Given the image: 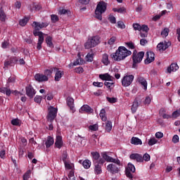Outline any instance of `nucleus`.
Listing matches in <instances>:
<instances>
[{
  "label": "nucleus",
  "instance_id": "obj_58",
  "mask_svg": "<svg viewBox=\"0 0 180 180\" xmlns=\"http://www.w3.org/2000/svg\"><path fill=\"white\" fill-rule=\"evenodd\" d=\"M133 27L134 30H139V32H141V25L139 23H134L133 24Z\"/></svg>",
  "mask_w": 180,
  "mask_h": 180
},
{
  "label": "nucleus",
  "instance_id": "obj_37",
  "mask_svg": "<svg viewBox=\"0 0 180 180\" xmlns=\"http://www.w3.org/2000/svg\"><path fill=\"white\" fill-rule=\"evenodd\" d=\"M40 9H41V6L39 4H32L30 8V12H33V11H40Z\"/></svg>",
  "mask_w": 180,
  "mask_h": 180
},
{
  "label": "nucleus",
  "instance_id": "obj_7",
  "mask_svg": "<svg viewBox=\"0 0 180 180\" xmlns=\"http://www.w3.org/2000/svg\"><path fill=\"white\" fill-rule=\"evenodd\" d=\"M50 25V22H37L34 21L32 23V27H34L33 32H40L41 29H44V27H47Z\"/></svg>",
  "mask_w": 180,
  "mask_h": 180
},
{
  "label": "nucleus",
  "instance_id": "obj_61",
  "mask_svg": "<svg viewBox=\"0 0 180 180\" xmlns=\"http://www.w3.org/2000/svg\"><path fill=\"white\" fill-rule=\"evenodd\" d=\"M125 175L127 176V178H129V179H133V174H131V172L129 170H125Z\"/></svg>",
  "mask_w": 180,
  "mask_h": 180
},
{
  "label": "nucleus",
  "instance_id": "obj_48",
  "mask_svg": "<svg viewBox=\"0 0 180 180\" xmlns=\"http://www.w3.org/2000/svg\"><path fill=\"white\" fill-rule=\"evenodd\" d=\"M180 116V109L176 110V111L173 112L172 114V117L174 119H176V117H179Z\"/></svg>",
  "mask_w": 180,
  "mask_h": 180
},
{
  "label": "nucleus",
  "instance_id": "obj_30",
  "mask_svg": "<svg viewBox=\"0 0 180 180\" xmlns=\"http://www.w3.org/2000/svg\"><path fill=\"white\" fill-rule=\"evenodd\" d=\"M0 92H1V94H6L7 96H11V94H12L11 89H8V87L0 88Z\"/></svg>",
  "mask_w": 180,
  "mask_h": 180
},
{
  "label": "nucleus",
  "instance_id": "obj_39",
  "mask_svg": "<svg viewBox=\"0 0 180 180\" xmlns=\"http://www.w3.org/2000/svg\"><path fill=\"white\" fill-rule=\"evenodd\" d=\"M127 171H130L131 172H136V167L134 165L131 163H128L127 168L126 169Z\"/></svg>",
  "mask_w": 180,
  "mask_h": 180
},
{
  "label": "nucleus",
  "instance_id": "obj_60",
  "mask_svg": "<svg viewBox=\"0 0 180 180\" xmlns=\"http://www.w3.org/2000/svg\"><path fill=\"white\" fill-rule=\"evenodd\" d=\"M115 41H116V37H112L109 40L108 44H110V46H112V44H115Z\"/></svg>",
  "mask_w": 180,
  "mask_h": 180
},
{
  "label": "nucleus",
  "instance_id": "obj_36",
  "mask_svg": "<svg viewBox=\"0 0 180 180\" xmlns=\"http://www.w3.org/2000/svg\"><path fill=\"white\" fill-rule=\"evenodd\" d=\"M105 129L108 133H110V131H112V121H107L105 122Z\"/></svg>",
  "mask_w": 180,
  "mask_h": 180
},
{
  "label": "nucleus",
  "instance_id": "obj_38",
  "mask_svg": "<svg viewBox=\"0 0 180 180\" xmlns=\"http://www.w3.org/2000/svg\"><path fill=\"white\" fill-rule=\"evenodd\" d=\"M11 124H13V126H18L20 127L22 124V121L18 118L13 119L11 120Z\"/></svg>",
  "mask_w": 180,
  "mask_h": 180
},
{
  "label": "nucleus",
  "instance_id": "obj_19",
  "mask_svg": "<svg viewBox=\"0 0 180 180\" xmlns=\"http://www.w3.org/2000/svg\"><path fill=\"white\" fill-rule=\"evenodd\" d=\"M137 81L143 86L144 91H147V80L143 76H139Z\"/></svg>",
  "mask_w": 180,
  "mask_h": 180
},
{
  "label": "nucleus",
  "instance_id": "obj_16",
  "mask_svg": "<svg viewBox=\"0 0 180 180\" xmlns=\"http://www.w3.org/2000/svg\"><path fill=\"white\" fill-rule=\"evenodd\" d=\"M84 112H85V113H94V109L88 105H84L79 109V112L84 113Z\"/></svg>",
  "mask_w": 180,
  "mask_h": 180
},
{
  "label": "nucleus",
  "instance_id": "obj_47",
  "mask_svg": "<svg viewBox=\"0 0 180 180\" xmlns=\"http://www.w3.org/2000/svg\"><path fill=\"white\" fill-rule=\"evenodd\" d=\"M62 160L63 162H67L68 161H70V159H68V154L67 152H64L62 155Z\"/></svg>",
  "mask_w": 180,
  "mask_h": 180
},
{
  "label": "nucleus",
  "instance_id": "obj_23",
  "mask_svg": "<svg viewBox=\"0 0 180 180\" xmlns=\"http://www.w3.org/2000/svg\"><path fill=\"white\" fill-rule=\"evenodd\" d=\"M79 164H82L84 168H85V169H89V168H91V160H85L84 161L82 160H79Z\"/></svg>",
  "mask_w": 180,
  "mask_h": 180
},
{
  "label": "nucleus",
  "instance_id": "obj_5",
  "mask_svg": "<svg viewBox=\"0 0 180 180\" xmlns=\"http://www.w3.org/2000/svg\"><path fill=\"white\" fill-rule=\"evenodd\" d=\"M49 112L46 116L47 121L49 122L50 123H53L54 122V119L57 117V112L58 110L57 108L50 106L48 109Z\"/></svg>",
  "mask_w": 180,
  "mask_h": 180
},
{
  "label": "nucleus",
  "instance_id": "obj_15",
  "mask_svg": "<svg viewBox=\"0 0 180 180\" xmlns=\"http://www.w3.org/2000/svg\"><path fill=\"white\" fill-rule=\"evenodd\" d=\"M129 158L130 160H134L136 162H143V155L139 153H131Z\"/></svg>",
  "mask_w": 180,
  "mask_h": 180
},
{
  "label": "nucleus",
  "instance_id": "obj_27",
  "mask_svg": "<svg viewBox=\"0 0 180 180\" xmlns=\"http://www.w3.org/2000/svg\"><path fill=\"white\" fill-rule=\"evenodd\" d=\"M56 71L55 75V81H60L61 78H63V76L64 75V72L61 70H55Z\"/></svg>",
  "mask_w": 180,
  "mask_h": 180
},
{
  "label": "nucleus",
  "instance_id": "obj_9",
  "mask_svg": "<svg viewBox=\"0 0 180 180\" xmlns=\"http://www.w3.org/2000/svg\"><path fill=\"white\" fill-rule=\"evenodd\" d=\"M107 171L110 174H119L120 171V165H117L116 163H111L107 166Z\"/></svg>",
  "mask_w": 180,
  "mask_h": 180
},
{
  "label": "nucleus",
  "instance_id": "obj_57",
  "mask_svg": "<svg viewBox=\"0 0 180 180\" xmlns=\"http://www.w3.org/2000/svg\"><path fill=\"white\" fill-rule=\"evenodd\" d=\"M89 130H91L92 131H96L98 129V124H95L93 125H90L89 127Z\"/></svg>",
  "mask_w": 180,
  "mask_h": 180
},
{
  "label": "nucleus",
  "instance_id": "obj_22",
  "mask_svg": "<svg viewBox=\"0 0 180 180\" xmlns=\"http://www.w3.org/2000/svg\"><path fill=\"white\" fill-rule=\"evenodd\" d=\"M139 102V98L134 99L132 106H131V108L132 113H136V112H137V109L139 108V106L140 105V103Z\"/></svg>",
  "mask_w": 180,
  "mask_h": 180
},
{
  "label": "nucleus",
  "instance_id": "obj_29",
  "mask_svg": "<svg viewBox=\"0 0 180 180\" xmlns=\"http://www.w3.org/2000/svg\"><path fill=\"white\" fill-rule=\"evenodd\" d=\"M91 155L93 158V163L99 162V158L101 155L98 152H91Z\"/></svg>",
  "mask_w": 180,
  "mask_h": 180
},
{
  "label": "nucleus",
  "instance_id": "obj_59",
  "mask_svg": "<svg viewBox=\"0 0 180 180\" xmlns=\"http://www.w3.org/2000/svg\"><path fill=\"white\" fill-rule=\"evenodd\" d=\"M141 30L142 32L148 33V30H150V29L148 28V26H147L146 25H143L142 26H141Z\"/></svg>",
  "mask_w": 180,
  "mask_h": 180
},
{
  "label": "nucleus",
  "instance_id": "obj_49",
  "mask_svg": "<svg viewBox=\"0 0 180 180\" xmlns=\"http://www.w3.org/2000/svg\"><path fill=\"white\" fill-rule=\"evenodd\" d=\"M157 141H158L155 138H150L148 142V146H154V144H157Z\"/></svg>",
  "mask_w": 180,
  "mask_h": 180
},
{
  "label": "nucleus",
  "instance_id": "obj_28",
  "mask_svg": "<svg viewBox=\"0 0 180 180\" xmlns=\"http://www.w3.org/2000/svg\"><path fill=\"white\" fill-rule=\"evenodd\" d=\"M66 103L70 108V110H74V98L71 97H68L66 100Z\"/></svg>",
  "mask_w": 180,
  "mask_h": 180
},
{
  "label": "nucleus",
  "instance_id": "obj_45",
  "mask_svg": "<svg viewBox=\"0 0 180 180\" xmlns=\"http://www.w3.org/2000/svg\"><path fill=\"white\" fill-rule=\"evenodd\" d=\"M70 13H71L70 10H66L64 8L59 10V12H58L59 15H70Z\"/></svg>",
  "mask_w": 180,
  "mask_h": 180
},
{
  "label": "nucleus",
  "instance_id": "obj_17",
  "mask_svg": "<svg viewBox=\"0 0 180 180\" xmlns=\"http://www.w3.org/2000/svg\"><path fill=\"white\" fill-rule=\"evenodd\" d=\"M34 78L36 81H38V82H44L46 81H49V77L45 75L36 74Z\"/></svg>",
  "mask_w": 180,
  "mask_h": 180
},
{
  "label": "nucleus",
  "instance_id": "obj_56",
  "mask_svg": "<svg viewBox=\"0 0 180 180\" xmlns=\"http://www.w3.org/2000/svg\"><path fill=\"white\" fill-rule=\"evenodd\" d=\"M107 101L108 102H109L110 103H116V102H117V98H114V97H107Z\"/></svg>",
  "mask_w": 180,
  "mask_h": 180
},
{
  "label": "nucleus",
  "instance_id": "obj_44",
  "mask_svg": "<svg viewBox=\"0 0 180 180\" xmlns=\"http://www.w3.org/2000/svg\"><path fill=\"white\" fill-rule=\"evenodd\" d=\"M82 64H84V59L81 57H79L73 63L74 65H81Z\"/></svg>",
  "mask_w": 180,
  "mask_h": 180
},
{
  "label": "nucleus",
  "instance_id": "obj_41",
  "mask_svg": "<svg viewBox=\"0 0 180 180\" xmlns=\"http://www.w3.org/2000/svg\"><path fill=\"white\" fill-rule=\"evenodd\" d=\"M32 174V171L27 170L22 176L23 180H29L30 175Z\"/></svg>",
  "mask_w": 180,
  "mask_h": 180
},
{
  "label": "nucleus",
  "instance_id": "obj_31",
  "mask_svg": "<svg viewBox=\"0 0 180 180\" xmlns=\"http://www.w3.org/2000/svg\"><path fill=\"white\" fill-rule=\"evenodd\" d=\"M99 116L101 117V120L103 122H106V120H108V117H106V110H105V108L101 109Z\"/></svg>",
  "mask_w": 180,
  "mask_h": 180
},
{
  "label": "nucleus",
  "instance_id": "obj_4",
  "mask_svg": "<svg viewBox=\"0 0 180 180\" xmlns=\"http://www.w3.org/2000/svg\"><path fill=\"white\" fill-rule=\"evenodd\" d=\"M100 39L98 36H95L89 39L84 44V47L86 49H92V47H96L98 46L99 43H101Z\"/></svg>",
  "mask_w": 180,
  "mask_h": 180
},
{
  "label": "nucleus",
  "instance_id": "obj_12",
  "mask_svg": "<svg viewBox=\"0 0 180 180\" xmlns=\"http://www.w3.org/2000/svg\"><path fill=\"white\" fill-rule=\"evenodd\" d=\"M169 46H171V42H160L158 44L157 49L159 50V51H165V50H167Z\"/></svg>",
  "mask_w": 180,
  "mask_h": 180
},
{
  "label": "nucleus",
  "instance_id": "obj_25",
  "mask_svg": "<svg viewBox=\"0 0 180 180\" xmlns=\"http://www.w3.org/2000/svg\"><path fill=\"white\" fill-rule=\"evenodd\" d=\"M131 144H134V146H141L143 141H141V139L133 136L131 139Z\"/></svg>",
  "mask_w": 180,
  "mask_h": 180
},
{
  "label": "nucleus",
  "instance_id": "obj_1",
  "mask_svg": "<svg viewBox=\"0 0 180 180\" xmlns=\"http://www.w3.org/2000/svg\"><path fill=\"white\" fill-rule=\"evenodd\" d=\"M129 56H131V52L129 50L127 49L124 46H119L115 53L111 54V58L115 61H122Z\"/></svg>",
  "mask_w": 180,
  "mask_h": 180
},
{
  "label": "nucleus",
  "instance_id": "obj_10",
  "mask_svg": "<svg viewBox=\"0 0 180 180\" xmlns=\"http://www.w3.org/2000/svg\"><path fill=\"white\" fill-rule=\"evenodd\" d=\"M36 90L33 88V86L29 84L25 87V94L30 99H33L34 98V95H36Z\"/></svg>",
  "mask_w": 180,
  "mask_h": 180
},
{
  "label": "nucleus",
  "instance_id": "obj_35",
  "mask_svg": "<svg viewBox=\"0 0 180 180\" xmlns=\"http://www.w3.org/2000/svg\"><path fill=\"white\" fill-rule=\"evenodd\" d=\"M55 70H58V68H52L49 70H46L44 71V75H46V77H51V75L53 74V72L55 71Z\"/></svg>",
  "mask_w": 180,
  "mask_h": 180
},
{
  "label": "nucleus",
  "instance_id": "obj_32",
  "mask_svg": "<svg viewBox=\"0 0 180 180\" xmlns=\"http://www.w3.org/2000/svg\"><path fill=\"white\" fill-rule=\"evenodd\" d=\"M46 43L48 46V47H51V49H53L54 44H53V37H47L46 38Z\"/></svg>",
  "mask_w": 180,
  "mask_h": 180
},
{
  "label": "nucleus",
  "instance_id": "obj_62",
  "mask_svg": "<svg viewBox=\"0 0 180 180\" xmlns=\"http://www.w3.org/2000/svg\"><path fill=\"white\" fill-rule=\"evenodd\" d=\"M93 85L94 86H97L98 88H102V86H103V82H94Z\"/></svg>",
  "mask_w": 180,
  "mask_h": 180
},
{
  "label": "nucleus",
  "instance_id": "obj_40",
  "mask_svg": "<svg viewBox=\"0 0 180 180\" xmlns=\"http://www.w3.org/2000/svg\"><path fill=\"white\" fill-rule=\"evenodd\" d=\"M113 12H117L118 13H125L126 12V8L124 7H121L120 8H113L112 9Z\"/></svg>",
  "mask_w": 180,
  "mask_h": 180
},
{
  "label": "nucleus",
  "instance_id": "obj_52",
  "mask_svg": "<svg viewBox=\"0 0 180 180\" xmlns=\"http://www.w3.org/2000/svg\"><path fill=\"white\" fill-rule=\"evenodd\" d=\"M65 165V168L66 169H71L72 168V164H71V162H70V160H68L66 162H64Z\"/></svg>",
  "mask_w": 180,
  "mask_h": 180
},
{
  "label": "nucleus",
  "instance_id": "obj_53",
  "mask_svg": "<svg viewBox=\"0 0 180 180\" xmlns=\"http://www.w3.org/2000/svg\"><path fill=\"white\" fill-rule=\"evenodd\" d=\"M117 27H119L120 29H125L126 28V25H124V22H123V21H118L117 22Z\"/></svg>",
  "mask_w": 180,
  "mask_h": 180
},
{
  "label": "nucleus",
  "instance_id": "obj_21",
  "mask_svg": "<svg viewBox=\"0 0 180 180\" xmlns=\"http://www.w3.org/2000/svg\"><path fill=\"white\" fill-rule=\"evenodd\" d=\"M34 36L39 37L38 41L40 43H43L44 41V34L42 32H36L33 31Z\"/></svg>",
  "mask_w": 180,
  "mask_h": 180
},
{
  "label": "nucleus",
  "instance_id": "obj_3",
  "mask_svg": "<svg viewBox=\"0 0 180 180\" xmlns=\"http://www.w3.org/2000/svg\"><path fill=\"white\" fill-rule=\"evenodd\" d=\"M143 57H144L143 51L137 53V51L134 50L132 53V60H133L132 68L137 69V65L140 64V63L143 61Z\"/></svg>",
  "mask_w": 180,
  "mask_h": 180
},
{
  "label": "nucleus",
  "instance_id": "obj_14",
  "mask_svg": "<svg viewBox=\"0 0 180 180\" xmlns=\"http://www.w3.org/2000/svg\"><path fill=\"white\" fill-rule=\"evenodd\" d=\"M99 79H102V81H110L111 82L115 81V77L109 75V73L99 75Z\"/></svg>",
  "mask_w": 180,
  "mask_h": 180
},
{
  "label": "nucleus",
  "instance_id": "obj_64",
  "mask_svg": "<svg viewBox=\"0 0 180 180\" xmlns=\"http://www.w3.org/2000/svg\"><path fill=\"white\" fill-rule=\"evenodd\" d=\"M75 71L77 74H82V72H84V68L82 67L76 68Z\"/></svg>",
  "mask_w": 180,
  "mask_h": 180
},
{
  "label": "nucleus",
  "instance_id": "obj_54",
  "mask_svg": "<svg viewBox=\"0 0 180 180\" xmlns=\"http://www.w3.org/2000/svg\"><path fill=\"white\" fill-rule=\"evenodd\" d=\"M86 57L87 58V61H89V63H92V61H94V53H89Z\"/></svg>",
  "mask_w": 180,
  "mask_h": 180
},
{
  "label": "nucleus",
  "instance_id": "obj_42",
  "mask_svg": "<svg viewBox=\"0 0 180 180\" xmlns=\"http://www.w3.org/2000/svg\"><path fill=\"white\" fill-rule=\"evenodd\" d=\"M27 22H29V18H25L22 20H20L19 25H20V26H22V27L26 26V25L27 24Z\"/></svg>",
  "mask_w": 180,
  "mask_h": 180
},
{
  "label": "nucleus",
  "instance_id": "obj_33",
  "mask_svg": "<svg viewBox=\"0 0 180 180\" xmlns=\"http://www.w3.org/2000/svg\"><path fill=\"white\" fill-rule=\"evenodd\" d=\"M160 115L164 118V119H171L172 117V115L165 114V109L162 108L160 110Z\"/></svg>",
  "mask_w": 180,
  "mask_h": 180
},
{
  "label": "nucleus",
  "instance_id": "obj_26",
  "mask_svg": "<svg viewBox=\"0 0 180 180\" xmlns=\"http://www.w3.org/2000/svg\"><path fill=\"white\" fill-rule=\"evenodd\" d=\"M101 62L103 64H104V65H109V64H110V61L109 60V55H108V53L103 54Z\"/></svg>",
  "mask_w": 180,
  "mask_h": 180
},
{
  "label": "nucleus",
  "instance_id": "obj_46",
  "mask_svg": "<svg viewBox=\"0 0 180 180\" xmlns=\"http://www.w3.org/2000/svg\"><path fill=\"white\" fill-rule=\"evenodd\" d=\"M169 33V28H165L162 32H161V36L162 37H167Z\"/></svg>",
  "mask_w": 180,
  "mask_h": 180
},
{
  "label": "nucleus",
  "instance_id": "obj_2",
  "mask_svg": "<svg viewBox=\"0 0 180 180\" xmlns=\"http://www.w3.org/2000/svg\"><path fill=\"white\" fill-rule=\"evenodd\" d=\"M108 4H106L105 1H101L98 2L95 11L96 19H98V20H102V13H105V12H106Z\"/></svg>",
  "mask_w": 180,
  "mask_h": 180
},
{
  "label": "nucleus",
  "instance_id": "obj_6",
  "mask_svg": "<svg viewBox=\"0 0 180 180\" xmlns=\"http://www.w3.org/2000/svg\"><path fill=\"white\" fill-rule=\"evenodd\" d=\"M94 167V174L96 175H101L102 173V167L105 164V160L103 158H100L99 162L93 163Z\"/></svg>",
  "mask_w": 180,
  "mask_h": 180
},
{
  "label": "nucleus",
  "instance_id": "obj_34",
  "mask_svg": "<svg viewBox=\"0 0 180 180\" xmlns=\"http://www.w3.org/2000/svg\"><path fill=\"white\" fill-rule=\"evenodd\" d=\"M6 13H5V11H4V9L1 8H0V21L6 22Z\"/></svg>",
  "mask_w": 180,
  "mask_h": 180
},
{
  "label": "nucleus",
  "instance_id": "obj_43",
  "mask_svg": "<svg viewBox=\"0 0 180 180\" xmlns=\"http://www.w3.org/2000/svg\"><path fill=\"white\" fill-rule=\"evenodd\" d=\"M51 20L52 23H57L59 20L58 16L56 14L51 15Z\"/></svg>",
  "mask_w": 180,
  "mask_h": 180
},
{
  "label": "nucleus",
  "instance_id": "obj_24",
  "mask_svg": "<svg viewBox=\"0 0 180 180\" xmlns=\"http://www.w3.org/2000/svg\"><path fill=\"white\" fill-rule=\"evenodd\" d=\"M53 144H54V138L51 137V136H48L45 142V146L46 148H50V146H53Z\"/></svg>",
  "mask_w": 180,
  "mask_h": 180
},
{
  "label": "nucleus",
  "instance_id": "obj_8",
  "mask_svg": "<svg viewBox=\"0 0 180 180\" xmlns=\"http://www.w3.org/2000/svg\"><path fill=\"white\" fill-rule=\"evenodd\" d=\"M134 80V76L133 75H126L122 79V86H130Z\"/></svg>",
  "mask_w": 180,
  "mask_h": 180
},
{
  "label": "nucleus",
  "instance_id": "obj_51",
  "mask_svg": "<svg viewBox=\"0 0 180 180\" xmlns=\"http://www.w3.org/2000/svg\"><path fill=\"white\" fill-rule=\"evenodd\" d=\"M125 44L128 47V49H130L131 50H134V49H136V46H134V44L131 41L127 42Z\"/></svg>",
  "mask_w": 180,
  "mask_h": 180
},
{
  "label": "nucleus",
  "instance_id": "obj_50",
  "mask_svg": "<svg viewBox=\"0 0 180 180\" xmlns=\"http://www.w3.org/2000/svg\"><path fill=\"white\" fill-rule=\"evenodd\" d=\"M142 158H143V162H144V161L147 162L150 161V159L151 158V157L148 155V153H145L143 156H142Z\"/></svg>",
  "mask_w": 180,
  "mask_h": 180
},
{
  "label": "nucleus",
  "instance_id": "obj_20",
  "mask_svg": "<svg viewBox=\"0 0 180 180\" xmlns=\"http://www.w3.org/2000/svg\"><path fill=\"white\" fill-rule=\"evenodd\" d=\"M179 70V66L176 63H172L169 67L167 68V72L171 74V72H175Z\"/></svg>",
  "mask_w": 180,
  "mask_h": 180
},
{
  "label": "nucleus",
  "instance_id": "obj_18",
  "mask_svg": "<svg viewBox=\"0 0 180 180\" xmlns=\"http://www.w3.org/2000/svg\"><path fill=\"white\" fill-rule=\"evenodd\" d=\"M63 144H64V143L63 142V136H57L55 142V147L60 150L61 147H63Z\"/></svg>",
  "mask_w": 180,
  "mask_h": 180
},
{
  "label": "nucleus",
  "instance_id": "obj_63",
  "mask_svg": "<svg viewBox=\"0 0 180 180\" xmlns=\"http://www.w3.org/2000/svg\"><path fill=\"white\" fill-rule=\"evenodd\" d=\"M172 142L174 143V144L179 143V136L178 135L173 136Z\"/></svg>",
  "mask_w": 180,
  "mask_h": 180
},
{
  "label": "nucleus",
  "instance_id": "obj_11",
  "mask_svg": "<svg viewBox=\"0 0 180 180\" xmlns=\"http://www.w3.org/2000/svg\"><path fill=\"white\" fill-rule=\"evenodd\" d=\"M103 160L104 161H107V162H113V164H116L117 165H121L120 160L119 159H115L109 155L108 154L104 153L103 155Z\"/></svg>",
  "mask_w": 180,
  "mask_h": 180
},
{
  "label": "nucleus",
  "instance_id": "obj_13",
  "mask_svg": "<svg viewBox=\"0 0 180 180\" xmlns=\"http://www.w3.org/2000/svg\"><path fill=\"white\" fill-rule=\"evenodd\" d=\"M147 58L145 60V64H150L155 60V54L152 51L146 53Z\"/></svg>",
  "mask_w": 180,
  "mask_h": 180
},
{
  "label": "nucleus",
  "instance_id": "obj_55",
  "mask_svg": "<svg viewBox=\"0 0 180 180\" xmlns=\"http://www.w3.org/2000/svg\"><path fill=\"white\" fill-rule=\"evenodd\" d=\"M43 97H41V96H36L34 98V101L36 103H41V99H42Z\"/></svg>",
  "mask_w": 180,
  "mask_h": 180
}]
</instances>
